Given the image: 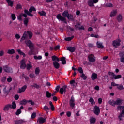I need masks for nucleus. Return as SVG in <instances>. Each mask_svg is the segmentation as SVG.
<instances>
[{
    "mask_svg": "<svg viewBox=\"0 0 124 124\" xmlns=\"http://www.w3.org/2000/svg\"><path fill=\"white\" fill-rule=\"evenodd\" d=\"M81 77H82L83 80H87V76H86V75H85L84 73L81 74Z\"/></svg>",
    "mask_w": 124,
    "mask_h": 124,
    "instance_id": "864d4df0",
    "label": "nucleus"
},
{
    "mask_svg": "<svg viewBox=\"0 0 124 124\" xmlns=\"http://www.w3.org/2000/svg\"><path fill=\"white\" fill-rule=\"evenodd\" d=\"M72 38H73V37L65 38V40H66V41H70Z\"/></svg>",
    "mask_w": 124,
    "mask_h": 124,
    "instance_id": "052dcab7",
    "label": "nucleus"
},
{
    "mask_svg": "<svg viewBox=\"0 0 124 124\" xmlns=\"http://www.w3.org/2000/svg\"><path fill=\"white\" fill-rule=\"evenodd\" d=\"M22 17H23V14H20L18 16L17 19L19 21H22Z\"/></svg>",
    "mask_w": 124,
    "mask_h": 124,
    "instance_id": "8fccbe9b",
    "label": "nucleus"
},
{
    "mask_svg": "<svg viewBox=\"0 0 124 124\" xmlns=\"http://www.w3.org/2000/svg\"><path fill=\"white\" fill-rule=\"evenodd\" d=\"M17 51L18 52V54H19V55H21V56H23L24 57H26V54H25V53L23 52L21 50L17 49Z\"/></svg>",
    "mask_w": 124,
    "mask_h": 124,
    "instance_id": "7c9ffc66",
    "label": "nucleus"
},
{
    "mask_svg": "<svg viewBox=\"0 0 124 124\" xmlns=\"http://www.w3.org/2000/svg\"><path fill=\"white\" fill-rule=\"evenodd\" d=\"M10 108H11V105L8 104L4 106V107L3 108V110L4 111H8V110H9V109H10Z\"/></svg>",
    "mask_w": 124,
    "mask_h": 124,
    "instance_id": "a211bd4d",
    "label": "nucleus"
},
{
    "mask_svg": "<svg viewBox=\"0 0 124 124\" xmlns=\"http://www.w3.org/2000/svg\"><path fill=\"white\" fill-rule=\"evenodd\" d=\"M46 121V120L43 117H40L38 120V121L40 124H43V123H45Z\"/></svg>",
    "mask_w": 124,
    "mask_h": 124,
    "instance_id": "5701e85b",
    "label": "nucleus"
},
{
    "mask_svg": "<svg viewBox=\"0 0 124 124\" xmlns=\"http://www.w3.org/2000/svg\"><path fill=\"white\" fill-rule=\"evenodd\" d=\"M67 18L69 19V20H72V19L73 18V16H72V15L69 14L68 15V16H67Z\"/></svg>",
    "mask_w": 124,
    "mask_h": 124,
    "instance_id": "5fc2aeb1",
    "label": "nucleus"
},
{
    "mask_svg": "<svg viewBox=\"0 0 124 124\" xmlns=\"http://www.w3.org/2000/svg\"><path fill=\"white\" fill-rule=\"evenodd\" d=\"M28 102H29L31 105H34V102L32 101L31 100L28 101Z\"/></svg>",
    "mask_w": 124,
    "mask_h": 124,
    "instance_id": "bf43d9fd",
    "label": "nucleus"
},
{
    "mask_svg": "<svg viewBox=\"0 0 124 124\" xmlns=\"http://www.w3.org/2000/svg\"><path fill=\"white\" fill-rule=\"evenodd\" d=\"M35 73L36 75H38V74L40 73V69H39V68L38 67L36 68L35 70Z\"/></svg>",
    "mask_w": 124,
    "mask_h": 124,
    "instance_id": "4c0bfd02",
    "label": "nucleus"
},
{
    "mask_svg": "<svg viewBox=\"0 0 124 124\" xmlns=\"http://www.w3.org/2000/svg\"><path fill=\"white\" fill-rule=\"evenodd\" d=\"M22 77H24L25 80H28L29 79V78L27 76H25L24 75H22V77H21V78H22Z\"/></svg>",
    "mask_w": 124,
    "mask_h": 124,
    "instance_id": "774afa93",
    "label": "nucleus"
},
{
    "mask_svg": "<svg viewBox=\"0 0 124 124\" xmlns=\"http://www.w3.org/2000/svg\"><path fill=\"white\" fill-rule=\"evenodd\" d=\"M30 77L31 78H34V77H35V75L34 73H31L29 75Z\"/></svg>",
    "mask_w": 124,
    "mask_h": 124,
    "instance_id": "13d9d810",
    "label": "nucleus"
},
{
    "mask_svg": "<svg viewBox=\"0 0 124 124\" xmlns=\"http://www.w3.org/2000/svg\"><path fill=\"white\" fill-rule=\"evenodd\" d=\"M123 56H124V53H120V56L121 57V58H120L121 62H124V57Z\"/></svg>",
    "mask_w": 124,
    "mask_h": 124,
    "instance_id": "bb28decb",
    "label": "nucleus"
},
{
    "mask_svg": "<svg viewBox=\"0 0 124 124\" xmlns=\"http://www.w3.org/2000/svg\"><path fill=\"white\" fill-rule=\"evenodd\" d=\"M62 64H65L66 63V60H65V57H62L61 59Z\"/></svg>",
    "mask_w": 124,
    "mask_h": 124,
    "instance_id": "2f4dec72",
    "label": "nucleus"
},
{
    "mask_svg": "<svg viewBox=\"0 0 124 124\" xmlns=\"http://www.w3.org/2000/svg\"><path fill=\"white\" fill-rule=\"evenodd\" d=\"M25 44L27 46H29L30 51L28 53V55H30V56H31V55H33L34 53H33V50L34 49V44H32L31 41V40H27L25 41Z\"/></svg>",
    "mask_w": 124,
    "mask_h": 124,
    "instance_id": "f03ea898",
    "label": "nucleus"
},
{
    "mask_svg": "<svg viewBox=\"0 0 124 124\" xmlns=\"http://www.w3.org/2000/svg\"><path fill=\"white\" fill-rule=\"evenodd\" d=\"M20 103L22 105H25V104H27V103H28V101L26 100H23L22 101H20Z\"/></svg>",
    "mask_w": 124,
    "mask_h": 124,
    "instance_id": "c03bdc74",
    "label": "nucleus"
},
{
    "mask_svg": "<svg viewBox=\"0 0 124 124\" xmlns=\"http://www.w3.org/2000/svg\"><path fill=\"white\" fill-rule=\"evenodd\" d=\"M54 67L55 68H56V69H58L60 68V63L59 62L55 61L53 62Z\"/></svg>",
    "mask_w": 124,
    "mask_h": 124,
    "instance_id": "f3484780",
    "label": "nucleus"
},
{
    "mask_svg": "<svg viewBox=\"0 0 124 124\" xmlns=\"http://www.w3.org/2000/svg\"><path fill=\"white\" fill-rule=\"evenodd\" d=\"M69 15V14H68V11H65L62 14L64 17L62 16L60 14H58L57 16V19H58L59 21H62L66 24V19H65V17H67Z\"/></svg>",
    "mask_w": 124,
    "mask_h": 124,
    "instance_id": "f257e3e1",
    "label": "nucleus"
},
{
    "mask_svg": "<svg viewBox=\"0 0 124 124\" xmlns=\"http://www.w3.org/2000/svg\"><path fill=\"white\" fill-rule=\"evenodd\" d=\"M66 92V86H64L62 87L60 89V93L61 94H63V93H65Z\"/></svg>",
    "mask_w": 124,
    "mask_h": 124,
    "instance_id": "f8f14e48",
    "label": "nucleus"
},
{
    "mask_svg": "<svg viewBox=\"0 0 124 124\" xmlns=\"http://www.w3.org/2000/svg\"><path fill=\"white\" fill-rule=\"evenodd\" d=\"M117 88L118 89V90H124V86L120 84H117Z\"/></svg>",
    "mask_w": 124,
    "mask_h": 124,
    "instance_id": "37998d69",
    "label": "nucleus"
},
{
    "mask_svg": "<svg viewBox=\"0 0 124 124\" xmlns=\"http://www.w3.org/2000/svg\"><path fill=\"white\" fill-rule=\"evenodd\" d=\"M34 59H35V60H41V59H42V56H34Z\"/></svg>",
    "mask_w": 124,
    "mask_h": 124,
    "instance_id": "09e8293b",
    "label": "nucleus"
},
{
    "mask_svg": "<svg viewBox=\"0 0 124 124\" xmlns=\"http://www.w3.org/2000/svg\"><path fill=\"white\" fill-rule=\"evenodd\" d=\"M36 117V113L35 112L33 113L31 115V118L32 119H34Z\"/></svg>",
    "mask_w": 124,
    "mask_h": 124,
    "instance_id": "e2e57ef3",
    "label": "nucleus"
},
{
    "mask_svg": "<svg viewBox=\"0 0 124 124\" xmlns=\"http://www.w3.org/2000/svg\"><path fill=\"white\" fill-rule=\"evenodd\" d=\"M7 82H8L9 83H10V82H11V81H12V78L9 77L7 79Z\"/></svg>",
    "mask_w": 124,
    "mask_h": 124,
    "instance_id": "0e129e2a",
    "label": "nucleus"
},
{
    "mask_svg": "<svg viewBox=\"0 0 124 124\" xmlns=\"http://www.w3.org/2000/svg\"><path fill=\"white\" fill-rule=\"evenodd\" d=\"M122 78V75H115L114 77L113 78V79L115 80H117V79H121Z\"/></svg>",
    "mask_w": 124,
    "mask_h": 124,
    "instance_id": "c9c22d12",
    "label": "nucleus"
},
{
    "mask_svg": "<svg viewBox=\"0 0 124 124\" xmlns=\"http://www.w3.org/2000/svg\"><path fill=\"white\" fill-rule=\"evenodd\" d=\"M6 1L9 6H11V7L13 6V1H12L11 0H6Z\"/></svg>",
    "mask_w": 124,
    "mask_h": 124,
    "instance_id": "cd10ccee",
    "label": "nucleus"
},
{
    "mask_svg": "<svg viewBox=\"0 0 124 124\" xmlns=\"http://www.w3.org/2000/svg\"><path fill=\"white\" fill-rule=\"evenodd\" d=\"M97 46L98 48H99V49H103V45H102V43L97 41Z\"/></svg>",
    "mask_w": 124,
    "mask_h": 124,
    "instance_id": "412c9836",
    "label": "nucleus"
},
{
    "mask_svg": "<svg viewBox=\"0 0 124 124\" xmlns=\"http://www.w3.org/2000/svg\"><path fill=\"white\" fill-rule=\"evenodd\" d=\"M3 70H4L5 72H7L8 73L12 72V68L9 67L7 66H3Z\"/></svg>",
    "mask_w": 124,
    "mask_h": 124,
    "instance_id": "1a4fd4ad",
    "label": "nucleus"
},
{
    "mask_svg": "<svg viewBox=\"0 0 124 124\" xmlns=\"http://www.w3.org/2000/svg\"><path fill=\"white\" fill-rule=\"evenodd\" d=\"M26 89H27V85L23 86L21 88L19 89L18 91L19 93H21L25 92V91H26Z\"/></svg>",
    "mask_w": 124,
    "mask_h": 124,
    "instance_id": "dca6fc26",
    "label": "nucleus"
},
{
    "mask_svg": "<svg viewBox=\"0 0 124 124\" xmlns=\"http://www.w3.org/2000/svg\"><path fill=\"white\" fill-rule=\"evenodd\" d=\"M28 35H29V38H31L32 37V32L30 31L24 32L22 38H21L20 42H22L25 40V39H27V38H28Z\"/></svg>",
    "mask_w": 124,
    "mask_h": 124,
    "instance_id": "7ed1b4c3",
    "label": "nucleus"
},
{
    "mask_svg": "<svg viewBox=\"0 0 124 124\" xmlns=\"http://www.w3.org/2000/svg\"><path fill=\"white\" fill-rule=\"evenodd\" d=\"M123 103V100L118 98L115 101V104L116 105H120Z\"/></svg>",
    "mask_w": 124,
    "mask_h": 124,
    "instance_id": "4be33fe9",
    "label": "nucleus"
},
{
    "mask_svg": "<svg viewBox=\"0 0 124 124\" xmlns=\"http://www.w3.org/2000/svg\"><path fill=\"white\" fill-rule=\"evenodd\" d=\"M22 123V121L21 120H16L15 122V124H20Z\"/></svg>",
    "mask_w": 124,
    "mask_h": 124,
    "instance_id": "680f3d73",
    "label": "nucleus"
},
{
    "mask_svg": "<svg viewBox=\"0 0 124 124\" xmlns=\"http://www.w3.org/2000/svg\"><path fill=\"white\" fill-rule=\"evenodd\" d=\"M78 72H79V73H80V74H83L84 73L83 68H82V67H78Z\"/></svg>",
    "mask_w": 124,
    "mask_h": 124,
    "instance_id": "ea45409f",
    "label": "nucleus"
},
{
    "mask_svg": "<svg viewBox=\"0 0 124 124\" xmlns=\"http://www.w3.org/2000/svg\"><path fill=\"white\" fill-rule=\"evenodd\" d=\"M21 113H22V111H21V109H18L16 112V115L18 116V115H20Z\"/></svg>",
    "mask_w": 124,
    "mask_h": 124,
    "instance_id": "4d7b16f0",
    "label": "nucleus"
},
{
    "mask_svg": "<svg viewBox=\"0 0 124 124\" xmlns=\"http://www.w3.org/2000/svg\"><path fill=\"white\" fill-rule=\"evenodd\" d=\"M76 29H78L79 30H84L83 26H81V25L78 24L75 25Z\"/></svg>",
    "mask_w": 124,
    "mask_h": 124,
    "instance_id": "aec40b11",
    "label": "nucleus"
},
{
    "mask_svg": "<svg viewBox=\"0 0 124 124\" xmlns=\"http://www.w3.org/2000/svg\"><path fill=\"white\" fill-rule=\"evenodd\" d=\"M98 103H99V104H101L102 103V99L101 98L98 99Z\"/></svg>",
    "mask_w": 124,
    "mask_h": 124,
    "instance_id": "69168bd1",
    "label": "nucleus"
},
{
    "mask_svg": "<svg viewBox=\"0 0 124 124\" xmlns=\"http://www.w3.org/2000/svg\"><path fill=\"white\" fill-rule=\"evenodd\" d=\"M106 6L107 7H113L114 6V5L111 3H108L106 4Z\"/></svg>",
    "mask_w": 124,
    "mask_h": 124,
    "instance_id": "3c124183",
    "label": "nucleus"
},
{
    "mask_svg": "<svg viewBox=\"0 0 124 124\" xmlns=\"http://www.w3.org/2000/svg\"><path fill=\"white\" fill-rule=\"evenodd\" d=\"M38 14L40 15V16H46V12L43 11L39 12Z\"/></svg>",
    "mask_w": 124,
    "mask_h": 124,
    "instance_id": "58836bf2",
    "label": "nucleus"
},
{
    "mask_svg": "<svg viewBox=\"0 0 124 124\" xmlns=\"http://www.w3.org/2000/svg\"><path fill=\"white\" fill-rule=\"evenodd\" d=\"M116 20L119 22H122V21H123V16H122V15L121 14L118 15L116 17Z\"/></svg>",
    "mask_w": 124,
    "mask_h": 124,
    "instance_id": "2eb2a0df",
    "label": "nucleus"
},
{
    "mask_svg": "<svg viewBox=\"0 0 124 124\" xmlns=\"http://www.w3.org/2000/svg\"><path fill=\"white\" fill-rule=\"evenodd\" d=\"M96 121V119L94 117H91L90 119V123L91 124H95V122Z\"/></svg>",
    "mask_w": 124,
    "mask_h": 124,
    "instance_id": "6ab92c4d",
    "label": "nucleus"
},
{
    "mask_svg": "<svg viewBox=\"0 0 124 124\" xmlns=\"http://www.w3.org/2000/svg\"><path fill=\"white\" fill-rule=\"evenodd\" d=\"M26 67L27 69L30 70V69H31V68H32V65H31V63L27 64Z\"/></svg>",
    "mask_w": 124,
    "mask_h": 124,
    "instance_id": "79ce46f5",
    "label": "nucleus"
},
{
    "mask_svg": "<svg viewBox=\"0 0 124 124\" xmlns=\"http://www.w3.org/2000/svg\"><path fill=\"white\" fill-rule=\"evenodd\" d=\"M88 59L90 62H95L96 58L94 56V55L91 54L88 55Z\"/></svg>",
    "mask_w": 124,
    "mask_h": 124,
    "instance_id": "39448f33",
    "label": "nucleus"
},
{
    "mask_svg": "<svg viewBox=\"0 0 124 124\" xmlns=\"http://www.w3.org/2000/svg\"><path fill=\"white\" fill-rule=\"evenodd\" d=\"M70 84L71 85V86L72 87H76V86H77V83H76V82H75V80H71L70 82Z\"/></svg>",
    "mask_w": 124,
    "mask_h": 124,
    "instance_id": "c756f323",
    "label": "nucleus"
},
{
    "mask_svg": "<svg viewBox=\"0 0 124 124\" xmlns=\"http://www.w3.org/2000/svg\"><path fill=\"white\" fill-rule=\"evenodd\" d=\"M44 110H45V111H46V112H48V111L49 110H50V108H49V107H48L47 106H45L44 107Z\"/></svg>",
    "mask_w": 124,
    "mask_h": 124,
    "instance_id": "6e6d98bb",
    "label": "nucleus"
},
{
    "mask_svg": "<svg viewBox=\"0 0 124 124\" xmlns=\"http://www.w3.org/2000/svg\"><path fill=\"white\" fill-rule=\"evenodd\" d=\"M11 16L13 21H14L16 19V15H15V14H12Z\"/></svg>",
    "mask_w": 124,
    "mask_h": 124,
    "instance_id": "49530a36",
    "label": "nucleus"
},
{
    "mask_svg": "<svg viewBox=\"0 0 124 124\" xmlns=\"http://www.w3.org/2000/svg\"><path fill=\"white\" fill-rule=\"evenodd\" d=\"M124 113H123V111H122L121 113L119 116V119L120 121H122L123 119H124Z\"/></svg>",
    "mask_w": 124,
    "mask_h": 124,
    "instance_id": "a19ab883",
    "label": "nucleus"
},
{
    "mask_svg": "<svg viewBox=\"0 0 124 124\" xmlns=\"http://www.w3.org/2000/svg\"><path fill=\"white\" fill-rule=\"evenodd\" d=\"M67 50H68V51H70V52H71L72 53L74 52V51H75V47L69 46L67 47Z\"/></svg>",
    "mask_w": 124,
    "mask_h": 124,
    "instance_id": "393cba45",
    "label": "nucleus"
},
{
    "mask_svg": "<svg viewBox=\"0 0 124 124\" xmlns=\"http://www.w3.org/2000/svg\"><path fill=\"white\" fill-rule=\"evenodd\" d=\"M75 101V100L74 99V98L73 96H72L69 102L70 107L74 108V106H75V103L74 102Z\"/></svg>",
    "mask_w": 124,
    "mask_h": 124,
    "instance_id": "9d476101",
    "label": "nucleus"
},
{
    "mask_svg": "<svg viewBox=\"0 0 124 124\" xmlns=\"http://www.w3.org/2000/svg\"><path fill=\"white\" fill-rule=\"evenodd\" d=\"M35 12L36 11V9H35V8L34 7H31L29 9V11H28V10H25L24 12L28 15L29 16H30V17H33V14H31L32 12Z\"/></svg>",
    "mask_w": 124,
    "mask_h": 124,
    "instance_id": "20e7f679",
    "label": "nucleus"
},
{
    "mask_svg": "<svg viewBox=\"0 0 124 124\" xmlns=\"http://www.w3.org/2000/svg\"><path fill=\"white\" fill-rule=\"evenodd\" d=\"M117 109L118 110H122V113H123L124 114V105L123 106H119L118 107H117Z\"/></svg>",
    "mask_w": 124,
    "mask_h": 124,
    "instance_id": "473e14b6",
    "label": "nucleus"
},
{
    "mask_svg": "<svg viewBox=\"0 0 124 124\" xmlns=\"http://www.w3.org/2000/svg\"><path fill=\"white\" fill-rule=\"evenodd\" d=\"M51 58L52 61H57V62H60V59H59V58L56 56H53Z\"/></svg>",
    "mask_w": 124,
    "mask_h": 124,
    "instance_id": "72a5a7b5",
    "label": "nucleus"
},
{
    "mask_svg": "<svg viewBox=\"0 0 124 124\" xmlns=\"http://www.w3.org/2000/svg\"><path fill=\"white\" fill-rule=\"evenodd\" d=\"M89 102H90L91 104L93 105V104H95V102L94 100L92 97H91L89 99Z\"/></svg>",
    "mask_w": 124,
    "mask_h": 124,
    "instance_id": "f704fd0d",
    "label": "nucleus"
},
{
    "mask_svg": "<svg viewBox=\"0 0 124 124\" xmlns=\"http://www.w3.org/2000/svg\"><path fill=\"white\" fill-rule=\"evenodd\" d=\"M117 13H118V10H113L110 14V17H115V16L117 15Z\"/></svg>",
    "mask_w": 124,
    "mask_h": 124,
    "instance_id": "ddd939ff",
    "label": "nucleus"
},
{
    "mask_svg": "<svg viewBox=\"0 0 124 124\" xmlns=\"http://www.w3.org/2000/svg\"><path fill=\"white\" fill-rule=\"evenodd\" d=\"M17 107L16 105V102L15 101L12 102V105H11V108H12V109H16V107Z\"/></svg>",
    "mask_w": 124,
    "mask_h": 124,
    "instance_id": "b1692460",
    "label": "nucleus"
},
{
    "mask_svg": "<svg viewBox=\"0 0 124 124\" xmlns=\"http://www.w3.org/2000/svg\"><path fill=\"white\" fill-rule=\"evenodd\" d=\"M26 62H27V61L26 60V59H23L21 62V65H20V68H22V69H25V68H26V67L27 66H26Z\"/></svg>",
    "mask_w": 124,
    "mask_h": 124,
    "instance_id": "9b49d317",
    "label": "nucleus"
},
{
    "mask_svg": "<svg viewBox=\"0 0 124 124\" xmlns=\"http://www.w3.org/2000/svg\"><path fill=\"white\" fill-rule=\"evenodd\" d=\"M112 45H113L115 48H118V46L121 45V40L117 39L113 41L112 42Z\"/></svg>",
    "mask_w": 124,
    "mask_h": 124,
    "instance_id": "0eeeda50",
    "label": "nucleus"
},
{
    "mask_svg": "<svg viewBox=\"0 0 124 124\" xmlns=\"http://www.w3.org/2000/svg\"><path fill=\"white\" fill-rule=\"evenodd\" d=\"M99 0H89L87 2L88 5L91 7L94 6V3H97Z\"/></svg>",
    "mask_w": 124,
    "mask_h": 124,
    "instance_id": "423d86ee",
    "label": "nucleus"
},
{
    "mask_svg": "<svg viewBox=\"0 0 124 124\" xmlns=\"http://www.w3.org/2000/svg\"><path fill=\"white\" fill-rule=\"evenodd\" d=\"M51 95H52L51 93H50V92L47 91L46 93V97H47L48 98H49V97H51Z\"/></svg>",
    "mask_w": 124,
    "mask_h": 124,
    "instance_id": "de8ad7c7",
    "label": "nucleus"
},
{
    "mask_svg": "<svg viewBox=\"0 0 124 124\" xmlns=\"http://www.w3.org/2000/svg\"><path fill=\"white\" fill-rule=\"evenodd\" d=\"M28 24H29V19L26 18L24 20V25L27 27V26H28Z\"/></svg>",
    "mask_w": 124,
    "mask_h": 124,
    "instance_id": "e433bc0d",
    "label": "nucleus"
},
{
    "mask_svg": "<svg viewBox=\"0 0 124 124\" xmlns=\"http://www.w3.org/2000/svg\"><path fill=\"white\" fill-rule=\"evenodd\" d=\"M108 74L111 77V78H112V79H114V77H115V74L112 72H109L108 73Z\"/></svg>",
    "mask_w": 124,
    "mask_h": 124,
    "instance_id": "a18cd8bd",
    "label": "nucleus"
},
{
    "mask_svg": "<svg viewBox=\"0 0 124 124\" xmlns=\"http://www.w3.org/2000/svg\"><path fill=\"white\" fill-rule=\"evenodd\" d=\"M109 104L112 105V106H115L116 105V101H114L113 100H110L108 101Z\"/></svg>",
    "mask_w": 124,
    "mask_h": 124,
    "instance_id": "c85d7f7f",
    "label": "nucleus"
},
{
    "mask_svg": "<svg viewBox=\"0 0 124 124\" xmlns=\"http://www.w3.org/2000/svg\"><path fill=\"white\" fill-rule=\"evenodd\" d=\"M90 36L91 37H95V38H98V37H99V36H98V35H96V34H92Z\"/></svg>",
    "mask_w": 124,
    "mask_h": 124,
    "instance_id": "603ef678",
    "label": "nucleus"
},
{
    "mask_svg": "<svg viewBox=\"0 0 124 124\" xmlns=\"http://www.w3.org/2000/svg\"><path fill=\"white\" fill-rule=\"evenodd\" d=\"M7 53L9 55H12L13 54H15V50L14 49H8L7 51Z\"/></svg>",
    "mask_w": 124,
    "mask_h": 124,
    "instance_id": "a878e982",
    "label": "nucleus"
},
{
    "mask_svg": "<svg viewBox=\"0 0 124 124\" xmlns=\"http://www.w3.org/2000/svg\"><path fill=\"white\" fill-rule=\"evenodd\" d=\"M15 37L16 39H20V35H19V34H16L15 35Z\"/></svg>",
    "mask_w": 124,
    "mask_h": 124,
    "instance_id": "338daca9",
    "label": "nucleus"
},
{
    "mask_svg": "<svg viewBox=\"0 0 124 124\" xmlns=\"http://www.w3.org/2000/svg\"><path fill=\"white\" fill-rule=\"evenodd\" d=\"M91 79L93 81L97 79V74L96 73H93L91 75Z\"/></svg>",
    "mask_w": 124,
    "mask_h": 124,
    "instance_id": "4468645a",
    "label": "nucleus"
},
{
    "mask_svg": "<svg viewBox=\"0 0 124 124\" xmlns=\"http://www.w3.org/2000/svg\"><path fill=\"white\" fill-rule=\"evenodd\" d=\"M93 112L95 115L98 116V114L100 113V109H99V107H97V106H95L94 107Z\"/></svg>",
    "mask_w": 124,
    "mask_h": 124,
    "instance_id": "6e6552de",
    "label": "nucleus"
}]
</instances>
